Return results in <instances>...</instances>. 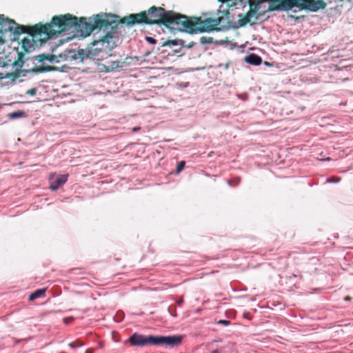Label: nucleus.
<instances>
[{"label": "nucleus", "instance_id": "5", "mask_svg": "<svg viewBox=\"0 0 353 353\" xmlns=\"http://www.w3.org/2000/svg\"><path fill=\"white\" fill-rule=\"evenodd\" d=\"M130 343L134 346H145L148 345H165L170 347L178 346L181 343V336H145L137 333L133 334L130 339Z\"/></svg>", "mask_w": 353, "mask_h": 353}, {"label": "nucleus", "instance_id": "17", "mask_svg": "<svg viewBox=\"0 0 353 353\" xmlns=\"http://www.w3.org/2000/svg\"><path fill=\"white\" fill-rule=\"evenodd\" d=\"M185 162L184 161H180L176 166V174L180 173L184 168Z\"/></svg>", "mask_w": 353, "mask_h": 353}, {"label": "nucleus", "instance_id": "4", "mask_svg": "<svg viewBox=\"0 0 353 353\" xmlns=\"http://www.w3.org/2000/svg\"><path fill=\"white\" fill-rule=\"evenodd\" d=\"M181 19L179 31H186L189 32H209L213 30H219L217 26L220 25L223 20V17L217 18H207L202 20L201 17L189 18L185 15L180 17Z\"/></svg>", "mask_w": 353, "mask_h": 353}, {"label": "nucleus", "instance_id": "26", "mask_svg": "<svg viewBox=\"0 0 353 353\" xmlns=\"http://www.w3.org/2000/svg\"><path fill=\"white\" fill-rule=\"evenodd\" d=\"M219 323L224 325H228L230 323V321L226 320H220Z\"/></svg>", "mask_w": 353, "mask_h": 353}, {"label": "nucleus", "instance_id": "31", "mask_svg": "<svg viewBox=\"0 0 353 353\" xmlns=\"http://www.w3.org/2000/svg\"><path fill=\"white\" fill-rule=\"evenodd\" d=\"M218 14L221 12V10H217Z\"/></svg>", "mask_w": 353, "mask_h": 353}, {"label": "nucleus", "instance_id": "2", "mask_svg": "<svg viewBox=\"0 0 353 353\" xmlns=\"http://www.w3.org/2000/svg\"><path fill=\"white\" fill-rule=\"evenodd\" d=\"M118 23L110 19V16L105 14H98L88 19L77 18V23L74 28L79 29L83 34L88 36L95 30L106 31L105 34L99 39L92 41L93 46L104 47L105 50H111L116 46L114 34L117 29Z\"/></svg>", "mask_w": 353, "mask_h": 353}, {"label": "nucleus", "instance_id": "22", "mask_svg": "<svg viewBox=\"0 0 353 353\" xmlns=\"http://www.w3.org/2000/svg\"><path fill=\"white\" fill-rule=\"evenodd\" d=\"M36 88H31L30 90H28L26 93L29 95H34L36 94Z\"/></svg>", "mask_w": 353, "mask_h": 353}, {"label": "nucleus", "instance_id": "24", "mask_svg": "<svg viewBox=\"0 0 353 353\" xmlns=\"http://www.w3.org/2000/svg\"><path fill=\"white\" fill-rule=\"evenodd\" d=\"M84 54H85V52H84L83 50L81 49V50H78V55L79 57L83 58Z\"/></svg>", "mask_w": 353, "mask_h": 353}, {"label": "nucleus", "instance_id": "25", "mask_svg": "<svg viewBox=\"0 0 353 353\" xmlns=\"http://www.w3.org/2000/svg\"><path fill=\"white\" fill-rule=\"evenodd\" d=\"M141 130V128L140 127H134L132 129V132H137L138 131H139Z\"/></svg>", "mask_w": 353, "mask_h": 353}, {"label": "nucleus", "instance_id": "29", "mask_svg": "<svg viewBox=\"0 0 353 353\" xmlns=\"http://www.w3.org/2000/svg\"><path fill=\"white\" fill-rule=\"evenodd\" d=\"M211 353H220V352L218 351V350H214L212 351Z\"/></svg>", "mask_w": 353, "mask_h": 353}, {"label": "nucleus", "instance_id": "3", "mask_svg": "<svg viewBox=\"0 0 353 353\" xmlns=\"http://www.w3.org/2000/svg\"><path fill=\"white\" fill-rule=\"evenodd\" d=\"M182 14L173 11H166L161 7L152 6L147 11L130 14L119 21L128 26L135 24L163 25L168 28L179 30Z\"/></svg>", "mask_w": 353, "mask_h": 353}, {"label": "nucleus", "instance_id": "6", "mask_svg": "<svg viewBox=\"0 0 353 353\" xmlns=\"http://www.w3.org/2000/svg\"><path fill=\"white\" fill-rule=\"evenodd\" d=\"M12 32L17 36L27 33L34 37L44 36L45 39L54 37L56 34L55 30L52 28L50 24H42L41 23L32 26L19 25L16 23Z\"/></svg>", "mask_w": 353, "mask_h": 353}, {"label": "nucleus", "instance_id": "11", "mask_svg": "<svg viewBox=\"0 0 353 353\" xmlns=\"http://www.w3.org/2000/svg\"><path fill=\"white\" fill-rule=\"evenodd\" d=\"M56 59H57L56 56L53 55V54L49 55V54H39L35 57V60H37L39 62H42L44 60H48V61L52 62Z\"/></svg>", "mask_w": 353, "mask_h": 353}, {"label": "nucleus", "instance_id": "7", "mask_svg": "<svg viewBox=\"0 0 353 353\" xmlns=\"http://www.w3.org/2000/svg\"><path fill=\"white\" fill-rule=\"evenodd\" d=\"M77 23V17L72 16L70 14H66L64 15H59V16H54L52 18L51 23H50L51 25V27L52 28V26H56L58 28V31H56V33L59 32H65L70 30L71 28H74L75 25ZM57 34H55L54 36H55Z\"/></svg>", "mask_w": 353, "mask_h": 353}, {"label": "nucleus", "instance_id": "23", "mask_svg": "<svg viewBox=\"0 0 353 353\" xmlns=\"http://www.w3.org/2000/svg\"><path fill=\"white\" fill-rule=\"evenodd\" d=\"M329 182H334V183H336V182H339L340 181V178L339 177H332L331 179H329L327 180Z\"/></svg>", "mask_w": 353, "mask_h": 353}, {"label": "nucleus", "instance_id": "14", "mask_svg": "<svg viewBox=\"0 0 353 353\" xmlns=\"http://www.w3.org/2000/svg\"><path fill=\"white\" fill-rule=\"evenodd\" d=\"M24 72H25L24 70H15L13 72L7 73L6 75V77L10 79L12 81H14L17 78L21 77V73H24Z\"/></svg>", "mask_w": 353, "mask_h": 353}, {"label": "nucleus", "instance_id": "18", "mask_svg": "<svg viewBox=\"0 0 353 353\" xmlns=\"http://www.w3.org/2000/svg\"><path fill=\"white\" fill-rule=\"evenodd\" d=\"M69 345L71 347L74 348V347H81V345H83V343L79 342V341L72 342V343H69Z\"/></svg>", "mask_w": 353, "mask_h": 353}, {"label": "nucleus", "instance_id": "21", "mask_svg": "<svg viewBox=\"0 0 353 353\" xmlns=\"http://www.w3.org/2000/svg\"><path fill=\"white\" fill-rule=\"evenodd\" d=\"M145 40L151 44H155L157 43L156 39H154L153 37H146Z\"/></svg>", "mask_w": 353, "mask_h": 353}, {"label": "nucleus", "instance_id": "19", "mask_svg": "<svg viewBox=\"0 0 353 353\" xmlns=\"http://www.w3.org/2000/svg\"><path fill=\"white\" fill-rule=\"evenodd\" d=\"M70 272L74 274V275H78V274H84L85 272H81L80 271V269H78V268H74V269H72L70 270Z\"/></svg>", "mask_w": 353, "mask_h": 353}, {"label": "nucleus", "instance_id": "20", "mask_svg": "<svg viewBox=\"0 0 353 353\" xmlns=\"http://www.w3.org/2000/svg\"><path fill=\"white\" fill-rule=\"evenodd\" d=\"M175 46L176 45V41L174 40H168L167 41H165L163 44V46Z\"/></svg>", "mask_w": 353, "mask_h": 353}, {"label": "nucleus", "instance_id": "30", "mask_svg": "<svg viewBox=\"0 0 353 353\" xmlns=\"http://www.w3.org/2000/svg\"><path fill=\"white\" fill-rule=\"evenodd\" d=\"M223 14L227 15L229 14V12L228 10L223 11Z\"/></svg>", "mask_w": 353, "mask_h": 353}, {"label": "nucleus", "instance_id": "32", "mask_svg": "<svg viewBox=\"0 0 353 353\" xmlns=\"http://www.w3.org/2000/svg\"><path fill=\"white\" fill-rule=\"evenodd\" d=\"M111 17H117L116 15H111Z\"/></svg>", "mask_w": 353, "mask_h": 353}, {"label": "nucleus", "instance_id": "8", "mask_svg": "<svg viewBox=\"0 0 353 353\" xmlns=\"http://www.w3.org/2000/svg\"><path fill=\"white\" fill-rule=\"evenodd\" d=\"M16 22L6 17L3 14H0V33L6 32H12Z\"/></svg>", "mask_w": 353, "mask_h": 353}, {"label": "nucleus", "instance_id": "28", "mask_svg": "<svg viewBox=\"0 0 353 353\" xmlns=\"http://www.w3.org/2000/svg\"><path fill=\"white\" fill-rule=\"evenodd\" d=\"M94 350L93 349H88L85 353H93Z\"/></svg>", "mask_w": 353, "mask_h": 353}, {"label": "nucleus", "instance_id": "13", "mask_svg": "<svg viewBox=\"0 0 353 353\" xmlns=\"http://www.w3.org/2000/svg\"><path fill=\"white\" fill-rule=\"evenodd\" d=\"M221 3H228L229 7L242 6L244 3V0H219Z\"/></svg>", "mask_w": 353, "mask_h": 353}, {"label": "nucleus", "instance_id": "10", "mask_svg": "<svg viewBox=\"0 0 353 353\" xmlns=\"http://www.w3.org/2000/svg\"><path fill=\"white\" fill-rule=\"evenodd\" d=\"M245 61L251 65H259L261 63L262 59L261 57L252 53L245 57Z\"/></svg>", "mask_w": 353, "mask_h": 353}, {"label": "nucleus", "instance_id": "15", "mask_svg": "<svg viewBox=\"0 0 353 353\" xmlns=\"http://www.w3.org/2000/svg\"><path fill=\"white\" fill-rule=\"evenodd\" d=\"M54 69V67L50 66V65H39L36 66L34 68L32 69V71L36 72H50Z\"/></svg>", "mask_w": 353, "mask_h": 353}, {"label": "nucleus", "instance_id": "1", "mask_svg": "<svg viewBox=\"0 0 353 353\" xmlns=\"http://www.w3.org/2000/svg\"><path fill=\"white\" fill-rule=\"evenodd\" d=\"M343 1L344 0H339ZM350 1L351 0H347ZM270 2L268 10L289 11L294 8L299 10H310L316 12L320 9H325L327 3L323 0H249L250 10L245 14L239 15V26L242 27L250 23L251 26L257 23L263 13L259 12V4L263 2Z\"/></svg>", "mask_w": 353, "mask_h": 353}, {"label": "nucleus", "instance_id": "9", "mask_svg": "<svg viewBox=\"0 0 353 353\" xmlns=\"http://www.w3.org/2000/svg\"><path fill=\"white\" fill-rule=\"evenodd\" d=\"M68 174H62L57 176L55 179H50L51 183L50 189L51 190H57L62 186L68 180Z\"/></svg>", "mask_w": 353, "mask_h": 353}, {"label": "nucleus", "instance_id": "12", "mask_svg": "<svg viewBox=\"0 0 353 353\" xmlns=\"http://www.w3.org/2000/svg\"><path fill=\"white\" fill-rule=\"evenodd\" d=\"M46 291V288L37 290L35 292H34L29 296V300L34 301L36 299L43 296Z\"/></svg>", "mask_w": 353, "mask_h": 353}, {"label": "nucleus", "instance_id": "27", "mask_svg": "<svg viewBox=\"0 0 353 353\" xmlns=\"http://www.w3.org/2000/svg\"><path fill=\"white\" fill-rule=\"evenodd\" d=\"M352 299L351 296H346L345 298H344V300L345 301H349Z\"/></svg>", "mask_w": 353, "mask_h": 353}, {"label": "nucleus", "instance_id": "16", "mask_svg": "<svg viewBox=\"0 0 353 353\" xmlns=\"http://www.w3.org/2000/svg\"><path fill=\"white\" fill-rule=\"evenodd\" d=\"M25 116V112L23 111H16L11 112L8 114V117L11 119H15L20 117H23Z\"/></svg>", "mask_w": 353, "mask_h": 353}]
</instances>
